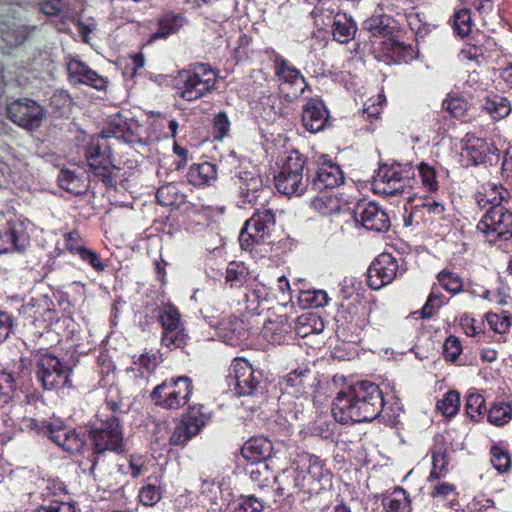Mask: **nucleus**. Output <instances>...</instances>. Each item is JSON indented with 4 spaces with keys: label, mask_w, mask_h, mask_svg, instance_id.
<instances>
[{
    "label": "nucleus",
    "mask_w": 512,
    "mask_h": 512,
    "mask_svg": "<svg viewBox=\"0 0 512 512\" xmlns=\"http://www.w3.org/2000/svg\"><path fill=\"white\" fill-rule=\"evenodd\" d=\"M89 437L92 449L79 461V467L83 473H88L96 481L104 483L110 473V454H121L125 451L120 419L115 415L98 414L97 419L90 423Z\"/></svg>",
    "instance_id": "f257e3e1"
},
{
    "label": "nucleus",
    "mask_w": 512,
    "mask_h": 512,
    "mask_svg": "<svg viewBox=\"0 0 512 512\" xmlns=\"http://www.w3.org/2000/svg\"><path fill=\"white\" fill-rule=\"evenodd\" d=\"M384 407L379 386L369 381H358L337 393L332 403V414L342 424L370 422L380 415Z\"/></svg>",
    "instance_id": "f03ea898"
},
{
    "label": "nucleus",
    "mask_w": 512,
    "mask_h": 512,
    "mask_svg": "<svg viewBox=\"0 0 512 512\" xmlns=\"http://www.w3.org/2000/svg\"><path fill=\"white\" fill-rule=\"evenodd\" d=\"M110 130L104 129L100 136L92 138L86 148V159L92 174L107 187H116L120 168L113 163Z\"/></svg>",
    "instance_id": "7ed1b4c3"
},
{
    "label": "nucleus",
    "mask_w": 512,
    "mask_h": 512,
    "mask_svg": "<svg viewBox=\"0 0 512 512\" xmlns=\"http://www.w3.org/2000/svg\"><path fill=\"white\" fill-rule=\"evenodd\" d=\"M217 73L206 64L198 63L182 70L175 79L178 97L193 102L211 93L216 86Z\"/></svg>",
    "instance_id": "20e7f679"
},
{
    "label": "nucleus",
    "mask_w": 512,
    "mask_h": 512,
    "mask_svg": "<svg viewBox=\"0 0 512 512\" xmlns=\"http://www.w3.org/2000/svg\"><path fill=\"white\" fill-rule=\"evenodd\" d=\"M307 158L297 150L283 160L280 171L274 177L277 191L286 196H301L309 187Z\"/></svg>",
    "instance_id": "39448f33"
},
{
    "label": "nucleus",
    "mask_w": 512,
    "mask_h": 512,
    "mask_svg": "<svg viewBox=\"0 0 512 512\" xmlns=\"http://www.w3.org/2000/svg\"><path fill=\"white\" fill-rule=\"evenodd\" d=\"M503 199L504 196H499L479 200L480 206L491 205L477 224L478 231L483 233L489 242L507 241L512 238V212L502 204Z\"/></svg>",
    "instance_id": "423d86ee"
},
{
    "label": "nucleus",
    "mask_w": 512,
    "mask_h": 512,
    "mask_svg": "<svg viewBox=\"0 0 512 512\" xmlns=\"http://www.w3.org/2000/svg\"><path fill=\"white\" fill-rule=\"evenodd\" d=\"M415 169L411 163L380 165L373 181L374 190L387 196L410 194Z\"/></svg>",
    "instance_id": "0eeeda50"
},
{
    "label": "nucleus",
    "mask_w": 512,
    "mask_h": 512,
    "mask_svg": "<svg viewBox=\"0 0 512 512\" xmlns=\"http://www.w3.org/2000/svg\"><path fill=\"white\" fill-rule=\"evenodd\" d=\"M229 378L238 396L262 395L267 377L260 368H255L244 358H235L230 365Z\"/></svg>",
    "instance_id": "6e6552de"
},
{
    "label": "nucleus",
    "mask_w": 512,
    "mask_h": 512,
    "mask_svg": "<svg viewBox=\"0 0 512 512\" xmlns=\"http://www.w3.org/2000/svg\"><path fill=\"white\" fill-rule=\"evenodd\" d=\"M192 393V380L187 376H178L165 379L155 386L150 397L158 407L178 410L188 403Z\"/></svg>",
    "instance_id": "1a4fd4ad"
},
{
    "label": "nucleus",
    "mask_w": 512,
    "mask_h": 512,
    "mask_svg": "<svg viewBox=\"0 0 512 512\" xmlns=\"http://www.w3.org/2000/svg\"><path fill=\"white\" fill-rule=\"evenodd\" d=\"M275 214L271 209L257 210L245 222L239 236L244 250H250L255 244L266 243L275 228Z\"/></svg>",
    "instance_id": "9d476101"
},
{
    "label": "nucleus",
    "mask_w": 512,
    "mask_h": 512,
    "mask_svg": "<svg viewBox=\"0 0 512 512\" xmlns=\"http://www.w3.org/2000/svg\"><path fill=\"white\" fill-rule=\"evenodd\" d=\"M309 187L313 191H324L344 183V173L340 166L327 155H320L313 161L307 160Z\"/></svg>",
    "instance_id": "9b49d317"
},
{
    "label": "nucleus",
    "mask_w": 512,
    "mask_h": 512,
    "mask_svg": "<svg viewBox=\"0 0 512 512\" xmlns=\"http://www.w3.org/2000/svg\"><path fill=\"white\" fill-rule=\"evenodd\" d=\"M156 316L162 327L161 343L170 350L182 348L186 345L188 335L181 322V315L178 309L171 305L165 304L157 306Z\"/></svg>",
    "instance_id": "f8f14e48"
},
{
    "label": "nucleus",
    "mask_w": 512,
    "mask_h": 512,
    "mask_svg": "<svg viewBox=\"0 0 512 512\" xmlns=\"http://www.w3.org/2000/svg\"><path fill=\"white\" fill-rule=\"evenodd\" d=\"M34 374L44 390H54L67 385L70 369L58 357L45 354L38 359Z\"/></svg>",
    "instance_id": "ddd939ff"
},
{
    "label": "nucleus",
    "mask_w": 512,
    "mask_h": 512,
    "mask_svg": "<svg viewBox=\"0 0 512 512\" xmlns=\"http://www.w3.org/2000/svg\"><path fill=\"white\" fill-rule=\"evenodd\" d=\"M406 271L405 263L398 260L389 253L380 254L367 270L368 285L373 290H379L390 284L398 276Z\"/></svg>",
    "instance_id": "4468645a"
},
{
    "label": "nucleus",
    "mask_w": 512,
    "mask_h": 512,
    "mask_svg": "<svg viewBox=\"0 0 512 512\" xmlns=\"http://www.w3.org/2000/svg\"><path fill=\"white\" fill-rule=\"evenodd\" d=\"M7 116L19 127L33 131L41 126L45 110L36 101L23 98L7 106Z\"/></svg>",
    "instance_id": "2eb2a0df"
},
{
    "label": "nucleus",
    "mask_w": 512,
    "mask_h": 512,
    "mask_svg": "<svg viewBox=\"0 0 512 512\" xmlns=\"http://www.w3.org/2000/svg\"><path fill=\"white\" fill-rule=\"evenodd\" d=\"M353 217L365 229L374 232H386L391 226L387 212L375 202L361 201L353 209Z\"/></svg>",
    "instance_id": "dca6fc26"
},
{
    "label": "nucleus",
    "mask_w": 512,
    "mask_h": 512,
    "mask_svg": "<svg viewBox=\"0 0 512 512\" xmlns=\"http://www.w3.org/2000/svg\"><path fill=\"white\" fill-rule=\"evenodd\" d=\"M30 243L24 224L18 220L0 225V254L23 252Z\"/></svg>",
    "instance_id": "f3484780"
},
{
    "label": "nucleus",
    "mask_w": 512,
    "mask_h": 512,
    "mask_svg": "<svg viewBox=\"0 0 512 512\" xmlns=\"http://www.w3.org/2000/svg\"><path fill=\"white\" fill-rule=\"evenodd\" d=\"M46 433L49 439L70 454L81 453L86 446L85 434L74 428L49 424Z\"/></svg>",
    "instance_id": "a211bd4d"
},
{
    "label": "nucleus",
    "mask_w": 512,
    "mask_h": 512,
    "mask_svg": "<svg viewBox=\"0 0 512 512\" xmlns=\"http://www.w3.org/2000/svg\"><path fill=\"white\" fill-rule=\"evenodd\" d=\"M302 124L310 133H318L330 126L329 111L319 98H310L302 108Z\"/></svg>",
    "instance_id": "6ab92c4d"
},
{
    "label": "nucleus",
    "mask_w": 512,
    "mask_h": 512,
    "mask_svg": "<svg viewBox=\"0 0 512 512\" xmlns=\"http://www.w3.org/2000/svg\"><path fill=\"white\" fill-rule=\"evenodd\" d=\"M273 64L278 82L281 85H289L293 89L294 97L304 92L306 82L299 69L278 53H274Z\"/></svg>",
    "instance_id": "aec40b11"
},
{
    "label": "nucleus",
    "mask_w": 512,
    "mask_h": 512,
    "mask_svg": "<svg viewBox=\"0 0 512 512\" xmlns=\"http://www.w3.org/2000/svg\"><path fill=\"white\" fill-rule=\"evenodd\" d=\"M274 483L277 485L275 494L282 498H289L300 491H307L304 474L297 466H290L275 475Z\"/></svg>",
    "instance_id": "412c9836"
},
{
    "label": "nucleus",
    "mask_w": 512,
    "mask_h": 512,
    "mask_svg": "<svg viewBox=\"0 0 512 512\" xmlns=\"http://www.w3.org/2000/svg\"><path fill=\"white\" fill-rule=\"evenodd\" d=\"M111 138L122 139L130 145L145 146L148 139L143 136L144 128L137 121L130 122L120 117L110 122L109 127Z\"/></svg>",
    "instance_id": "4be33fe9"
},
{
    "label": "nucleus",
    "mask_w": 512,
    "mask_h": 512,
    "mask_svg": "<svg viewBox=\"0 0 512 512\" xmlns=\"http://www.w3.org/2000/svg\"><path fill=\"white\" fill-rule=\"evenodd\" d=\"M297 467L304 474L307 491L309 492L319 489L317 485L330 481V471L325 467L323 461L315 455H307Z\"/></svg>",
    "instance_id": "5701e85b"
},
{
    "label": "nucleus",
    "mask_w": 512,
    "mask_h": 512,
    "mask_svg": "<svg viewBox=\"0 0 512 512\" xmlns=\"http://www.w3.org/2000/svg\"><path fill=\"white\" fill-rule=\"evenodd\" d=\"M67 72L69 81L73 84H85L97 90L106 87V79L79 60H70L67 64Z\"/></svg>",
    "instance_id": "b1692460"
},
{
    "label": "nucleus",
    "mask_w": 512,
    "mask_h": 512,
    "mask_svg": "<svg viewBox=\"0 0 512 512\" xmlns=\"http://www.w3.org/2000/svg\"><path fill=\"white\" fill-rule=\"evenodd\" d=\"M316 377L310 369L298 368L283 377L284 389L296 397L309 394L313 390Z\"/></svg>",
    "instance_id": "393cba45"
},
{
    "label": "nucleus",
    "mask_w": 512,
    "mask_h": 512,
    "mask_svg": "<svg viewBox=\"0 0 512 512\" xmlns=\"http://www.w3.org/2000/svg\"><path fill=\"white\" fill-rule=\"evenodd\" d=\"M293 327L286 315L268 319L262 328V336L272 344H284L294 340Z\"/></svg>",
    "instance_id": "a878e982"
},
{
    "label": "nucleus",
    "mask_w": 512,
    "mask_h": 512,
    "mask_svg": "<svg viewBox=\"0 0 512 512\" xmlns=\"http://www.w3.org/2000/svg\"><path fill=\"white\" fill-rule=\"evenodd\" d=\"M492 153V144L485 139L467 134L462 140L461 157L469 165H479Z\"/></svg>",
    "instance_id": "bb28decb"
},
{
    "label": "nucleus",
    "mask_w": 512,
    "mask_h": 512,
    "mask_svg": "<svg viewBox=\"0 0 512 512\" xmlns=\"http://www.w3.org/2000/svg\"><path fill=\"white\" fill-rule=\"evenodd\" d=\"M204 426L202 417L190 412L174 427L169 443L174 446L185 445L192 437L196 436Z\"/></svg>",
    "instance_id": "cd10ccee"
},
{
    "label": "nucleus",
    "mask_w": 512,
    "mask_h": 512,
    "mask_svg": "<svg viewBox=\"0 0 512 512\" xmlns=\"http://www.w3.org/2000/svg\"><path fill=\"white\" fill-rule=\"evenodd\" d=\"M273 453V444L265 437H253L242 447V456L250 463L266 461Z\"/></svg>",
    "instance_id": "c85d7f7f"
},
{
    "label": "nucleus",
    "mask_w": 512,
    "mask_h": 512,
    "mask_svg": "<svg viewBox=\"0 0 512 512\" xmlns=\"http://www.w3.org/2000/svg\"><path fill=\"white\" fill-rule=\"evenodd\" d=\"M235 183L244 203L256 201L263 186L261 177L251 171L240 172Z\"/></svg>",
    "instance_id": "c756f323"
},
{
    "label": "nucleus",
    "mask_w": 512,
    "mask_h": 512,
    "mask_svg": "<svg viewBox=\"0 0 512 512\" xmlns=\"http://www.w3.org/2000/svg\"><path fill=\"white\" fill-rule=\"evenodd\" d=\"M357 32V24L351 16L346 13H337L333 18L332 36L341 44L350 42Z\"/></svg>",
    "instance_id": "7c9ffc66"
},
{
    "label": "nucleus",
    "mask_w": 512,
    "mask_h": 512,
    "mask_svg": "<svg viewBox=\"0 0 512 512\" xmlns=\"http://www.w3.org/2000/svg\"><path fill=\"white\" fill-rule=\"evenodd\" d=\"M216 177L215 165L210 162L193 164L187 173L188 182L197 187L210 185L216 180Z\"/></svg>",
    "instance_id": "2f4dec72"
},
{
    "label": "nucleus",
    "mask_w": 512,
    "mask_h": 512,
    "mask_svg": "<svg viewBox=\"0 0 512 512\" xmlns=\"http://www.w3.org/2000/svg\"><path fill=\"white\" fill-rule=\"evenodd\" d=\"M57 182L63 190L73 195H82L88 190V184L84 175H79L70 169L60 170Z\"/></svg>",
    "instance_id": "473e14b6"
},
{
    "label": "nucleus",
    "mask_w": 512,
    "mask_h": 512,
    "mask_svg": "<svg viewBox=\"0 0 512 512\" xmlns=\"http://www.w3.org/2000/svg\"><path fill=\"white\" fill-rule=\"evenodd\" d=\"M220 335L226 344L236 346L245 338L244 323L238 317H229L220 323Z\"/></svg>",
    "instance_id": "72a5a7b5"
},
{
    "label": "nucleus",
    "mask_w": 512,
    "mask_h": 512,
    "mask_svg": "<svg viewBox=\"0 0 512 512\" xmlns=\"http://www.w3.org/2000/svg\"><path fill=\"white\" fill-rule=\"evenodd\" d=\"M362 29L372 37H382L389 40L394 35L395 27L390 25V18L385 15L372 16L362 24Z\"/></svg>",
    "instance_id": "f704fd0d"
},
{
    "label": "nucleus",
    "mask_w": 512,
    "mask_h": 512,
    "mask_svg": "<svg viewBox=\"0 0 512 512\" xmlns=\"http://www.w3.org/2000/svg\"><path fill=\"white\" fill-rule=\"evenodd\" d=\"M245 470L259 488L267 487L271 482H274L275 475L266 461L250 463Z\"/></svg>",
    "instance_id": "c9c22d12"
},
{
    "label": "nucleus",
    "mask_w": 512,
    "mask_h": 512,
    "mask_svg": "<svg viewBox=\"0 0 512 512\" xmlns=\"http://www.w3.org/2000/svg\"><path fill=\"white\" fill-rule=\"evenodd\" d=\"M445 208L444 205L437 201H423L421 205H415L412 208L411 213L408 218L405 219L406 225H412L415 221L418 223V218H421L426 213L431 216V220L433 217H442L444 214Z\"/></svg>",
    "instance_id": "e433bc0d"
},
{
    "label": "nucleus",
    "mask_w": 512,
    "mask_h": 512,
    "mask_svg": "<svg viewBox=\"0 0 512 512\" xmlns=\"http://www.w3.org/2000/svg\"><path fill=\"white\" fill-rule=\"evenodd\" d=\"M410 504L409 495L402 488L395 489L382 500V505L387 512H410Z\"/></svg>",
    "instance_id": "4c0bfd02"
},
{
    "label": "nucleus",
    "mask_w": 512,
    "mask_h": 512,
    "mask_svg": "<svg viewBox=\"0 0 512 512\" xmlns=\"http://www.w3.org/2000/svg\"><path fill=\"white\" fill-rule=\"evenodd\" d=\"M252 276L248 268L241 262H230L226 269L225 280L230 287H242L248 285Z\"/></svg>",
    "instance_id": "58836bf2"
},
{
    "label": "nucleus",
    "mask_w": 512,
    "mask_h": 512,
    "mask_svg": "<svg viewBox=\"0 0 512 512\" xmlns=\"http://www.w3.org/2000/svg\"><path fill=\"white\" fill-rule=\"evenodd\" d=\"M385 51L395 62H409L414 58V51L410 45L397 41L392 36L384 41Z\"/></svg>",
    "instance_id": "ea45409f"
},
{
    "label": "nucleus",
    "mask_w": 512,
    "mask_h": 512,
    "mask_svg": "<svg viewBox=\"0 0 512 512\" xmlns=\"http://www.w3.org/2000/svg\"><path fill=\"white\" fill-rule=\"evenodd\" d=\"M183 19L176 14H165L159 19L158 29L152 34L153 40L160 38H167L168 36L176 33L182 27Z\"/></svg>",
    "instance_id": "a19ab883"
},
{
    "label": "nucleus",
    "mask_w": 512,
    "mask_h": 512,
    "mask_svg": "<svg viewBox=\"0 0 512 512\" xmlns=\"http://www.w3.org/2000/svg\"><path fill=\"white\" fill-rule=\"evenodd\" d=\"M483 107L494 119H503L511 112L509 100L499 95L487 96Z\"/></svg>",
    "instance_id": "79ce46f5"
},
{
    "label": "nucleus",
    "mask_w": 512,
    "mask_h": 512,
    "mask_svg": "<svg viewBox=\"0 0 512 512\" xmlns=\"http://www.w3.org/2000/svg\"><path fill=\"white\" fill-rule=\"evenodd\" d=\"M488 421L495 426H504L512 419V406L505 402L494 403L488 411Z\"/></svg>",
    "instance_id": "37998d69"
},
{
    "label": "nucleus",
    "mask_w": 512,
    "mask_h": 512,
    "mask_svg": "<svg viewBox=\"0 0 512 512\" xmlns=\"http://www.w3.org/2000/svg\"><path fill=\"white\" fill-rule=\"evenodd\" d=\"M491 464L500 473L511 468V457L502 443H494L490 448Z\"/></svg>",
    "instance_id": "c03bdc74"
},
{
    "label": "nucleus",
    "mask_w": 512,
    "mask_h": 512,
    "mask_svg": "<svg viewBox=\"0 0 512 512\" xmlns=\"http://www.w3.org/2000/svg\"><path fill=\"white\" fill-rule=\"evenodd\" d=\"M133 364L138 366L136 377L146 380L159 364V357L156 353H143L137 358L134 356Z\"/></svg>",
    "instance_id": "a18cd8bd"
},
{
    "label": "nucleus",
    "mask_w": 512,
    "mask_h": 512,
    "mask_svg": "<svg viewBox=\"0 0 512 512\" xmlns=\"http://www.w3.org/2000/svg\"><path fill=\"white\" fill-rule=\"evenodd\" d=\"M264 503L254 495H241L233 502L229 512H263Z\"/></svg>",
    "instance_id": "49530a36"
},
{
    "label": "nucleus",
    "mask_w": 512,
    "mask_h": 512,
    "mask_svg": "<svg viewBox=\"0 0 512 512\" xmlns=\"http://www.w3.org/2000/svg\"><path fill=\"white\" fill-rule=\"evenodd\" d=\"M182 195L176 184L168 183L156 192L157 202L162 206H172L182 202Z\"/></svg>",
    "instance_id": "de8ad7c7"
},
{
    "label": "nucleus",
    "mask_w": 512,
    "mask_h": 512,
    "mask_svg": "<svg viewBox=\"0 0 512 512\" xmlns=\"http://www.w3.org/2000/svg\"><path fill=\"white\" fill-rule=\"evenodd\" d=\"M465 411L470 419L478 421L486 412L484 397L478 393L468 394L466 398Z\"/></svg>",
    "instance_id": "09e8293b"
},
{
    "label": "nucleus",
    "mask_w": 512,
    "mask_h": 512,
    "mask_svg": "<svg viewBox=\"0 0 512 512\" xmlns=\"http://www.w3.org/2000/svg\"><path fill=\"white\" fill-rule=\"evenodd\" d=\"M16 380L12 373L0 372V407L8 404L16 390Z\"/></svg>",
    "instance_id": "8fccbe9b"
},
{
    "label": "nucleus",
    "mask_w": 512,
    "mask_h": 512,
    "mask_svg": "<svg viewBox=\"0 0 512 512\" xmlns=\"http://www.w3.org/2000/svg\"><path fill=\"white\" fill-rule=\"evenodd\" d=\"M437 279L440 286L452 294H457L463 289V281L461 277L449 270H442L439 272Z\"/></svg>",
    "instance_id": "3c124183"
},
{
    "label": "nucleus",
    "mask_w": 512,
    "mask_h": 512,
    "mask_svg": "<svg viewBox=\"0 0 512 512\" xmlns=\"http://www.w3.org/2000/svg\"><path fill=\"white\" fill-rule=\"evenodd\" d=\"M460 407V395L457 391H448L437 403V409L446 417H453Z\"/></svg>",
    "instance_id": "603ef678"
},
{
    "label": "nucleus",
    "mask_w": 512,
    "mask_h": 512,
    "mask_svg": "<svg viewBox=\"0 0 512 512\" xmlns=\"http://www.w3.org/2000/svg\"><path fill=\"white\" fill-rule=\"evenodd\" d=\"M33 512H80L76 505L69 500L50 499L44 500L39 508Z\"/></svg>",
    "instance_id": "864d4df0"
},
{
    "label": "nucleus",
    "mask_w": 512,
    "mask_h": 512,
    "mask_svg": "<svg viewBox=\"0 0 512 512\" xmlns=\"http://www.w3.org/2000/svg\"><path fill=\"white\" fill-rule=\"evenodd\" d=\"M318 321V317L313 314H303L297 317L293 334L295 333L297 336L304 338L316 332L318 330L316 327Z\"/></svg>",
    "instance_id": "5fc2aeb1"
},
{
    "label": "nucleus",
    "mask_w": 512,
    "mask_h": 512,
    "mask_svg": "<svg viewBox=\"0 0 512 512\" xmlns=\"http://www.w3.org/2000/svg\"><path fill=\"white\" fill-rule=\"evenodd\" d=\"M417 168L423 187L429 192L437 191L439 183L435 168L424 162H421Z\"/></svg>",
    "instance_id": "6e6d98bb"
},
{
    "label": "nucleus",
    "mask_w": 512,
    "mask_h": 512,
    "mask_svg": "<svg viewBox=\"0 0 512 512\" xmlns=\"http://www.w3.org/2000/svg\"><path fill=\"white\" fill-rule=\"evenodd\" d=\"M472 29V17L469 9H460L454 16V30L461 37L467 36Z\"/></svg>",
    "instance_id": "4d7b16f0"
},
{
    "label": "nucleus",
    "mask_w": 512,
    "mask_h": 512,
    "mask_svg": "<svg viewBox=\"0 0 512 512\" xmlns=\"http://www.w3.org/2000/svg\"><path fill=\"white\" fill-rule=\"evenodd\" d=\"M314 206L323 215H332L339 213L340 211V201L337 197L332 195H323L321 197H317L314 200Z\"/></svg>",
    "instance_id": "13d9d810"
},
{
    "label": "nucleus",
    "mask_w": 512,
    "mask_h": 512,
    "mask_svg": "<svg viewBox=\"0 0 512 512\" xmlns=\"http://www.w3.org/2000/svg\"><path fill=\"white\" fill-rule=\"evenodd\" d=\"M162 492L159 486L154 484H146L139 490L138 497L140 502L145 506H153L161 499Z\"/></svg>",
    "instance_id": "bf43d9fd"
},
{
    "label": "nucleus",
    "mask_w": 512,
    "mask_h": 512,
    "mask_svg": "<svg viewBox=\"0 0 512 512\" xmlns=\"http://www.w3.org/2000/svg\"><path fill=\"white\" fill-rule=\"evenodd\" d=\"M443 304H444L443 295L432 291L429 294L424 306L419 311L421 318H423V319L431 318Z\"/></svg>",
    "instance_id": "052dcab7"
},
{
    "label": "nucleus",
    "mask_w": 512,
    "mask_h": 512,
    "mask_svg": "<svg viewBox=\"0 0 512 512\" xmlns=\"http://www.w3.org/2000/svg\"><path fill=\"white\" fill-rule=\"evenodd\" d=\"M511 315L507 312L502 314H488L487 321L490 328L498 334L506 333L511 326Z\"/></svg>",
    "instance_id": "680f3d73"
},
{
    "label": "nucleus",
    "mask_w": 512,
    "mask_h": 512,
    "mask_svg": "<svg viewBox=\"0 0 512 512\" xmlns=\"http://www.w3.org/2000/svg\"><path fill=\"white\" fill-rule=\"evenodd\" d=\"M230 131V120L225 112L217 113L213 118V137L217 141L223 140Z\"/></svg>",
    "instance_id": "e2e57ef3"
},
{
    "label": "nucleus",
    "mask_w": 512,
    "mask_h": 512,
    "mask_svg": "<svg viewBox=\"0 0 512 512\" xmlns=\"http://www.w3.org/2000/svg\"><path fill=\"white\" fill-rule=\"evenodd\" d=\"M448 464L447 456L444 451H434L432 453V470L428 477V480H437L443 476V472L446 470Z\"/></svg>",
    "instance_id": "0e129e2a"
},
{
    "label": "nucleus",
    "mask_w": 512,
    "mask_h": 512,
    "mask_svg": "<svg viewBox=\"0 0 512 512\" xmlns=\"http://www.w3.org/2000/svg\"><path fill=\"white\" fill-rule=\"evenodd\" d=\"M462 352L460 340L455 336H449L443 344V356L447 361L455 362Z\"/></svg>",
    "instance_id": "69168bd1"
},
{
    "label": "nucleus",
    "mask_w": 512,
    "mask_h": 512,
    "mask_svg": "<svg viewBox=\"0 0 512 512\" xmlns=\"http://www.w3.org/2000/svg\"><path fill=\"white\" fill-rule=\"evenodd\" d=\"M78 255L81 258V260L88 263L96 271L100 272L105 269V265L101 261L100 256L96 251L83 247L82 249H80Z\"/></svg>",
    "instance_id": "338daca9"
},
{
    "label": "nucleus",
    "mask_w": 512,
    "mask_h": 512,
    "mask_svg": "<svg viewBox=\"0 0 512 512\" xmlns=\"http://www.w3.org/2000/svg\"><path fill=\"white\" fill-rule=\"evenodd\" d=\"M67 6V0H48L41 4V12L48 16H58Z\"/></svg>",
    "instance_id": "774afa93"
}]
</instances>
